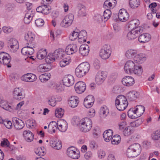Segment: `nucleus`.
I'll return each mask as SVG.
<instances>
[{
	"mask_svg": "<svg viewBox=\"0 0 160 160\" xmlns=\"http://www.w3.org/2000/svg\"><path fill=\"white\" fill-rule=\"evenodd\" d=\"M21 80L23 81L28 82H32L37 79L36 76L32 73L24 74L21 77Z\"/></svg>",
	"mask_w": 160,
	"mask_h": 160,
	"instance_id": "obj_15",
	"label": "nucleus"
},
{
	"mask_svg": "<svg viewBox=\"0 0 160 160\" xmlns=\"http://www.w3.org/2000/svg\"><path fill=\"white\" fill-rule=\"evenodd\" d=\"M62 81L63 85L67 87H70L74 84V78L71 75H67L63 77Z\"/></svg>",
	"mask_w": 160,
	"mask_h": 160,
	"instance_id": "obj_13",
	"label": "nucleus"
},
{
	"mask_svg": "<svg viewBox=\"0 0 160 160\" xmlns=\"http://www.w3.org/2000/svg\"><path fill=\"white\" fill-rule=\"evenodd\" d=\"M119 129L120 130H123L127 126V122L124 120H122L118 123Z\"/></svg>",
	"mask_w": 160,
	"mask_h": 160,
	"instance_id": "obj_56",
	"label": "nucleus"
},
{
	"mask_svg": "<svg viewBox=\"0 0 160 160\" xmlns=\"http://www.w3.org/2000/svg\"><path fill=\"white\" fill-rule=\"evenodd\" d=\"M50 146L54 149L59 150L62 148L61 142L60 141H58L53 138L50 142Z\"/></svg>",
	"mask_w": 160,
	"mask_h": 160,
	"instance_id": "obj_30",
	"label": "nucleus"
},
{
	"mask_svg": "<svg viewBox=\"0 0 160 160\" xmlns=\"http://www.w3.org/2000/svg\"><path fill=\"white\" fill-rule=\"evenodd\" d=\"M3 124L7 128L10 129L12 127V123L10 121L5 120L4 121Z\"/></svg>",
	"mask_w": 160,
	"mask_h": 160,
	"instance_id": "obj_58",
	"label": "nucleus"
},
{
	"mask_svg": "<svg viewBox=\"0 0 160 160\" xmlns=\"http://www.w3.org/2000/svg\"><path fill=\"white\" fill-rule=\"evenodd\" d=\"M129 4L130 8H135L138 7L139 5V0H129Z\"/></svg>",
	"mask_w": 160,
	"mask_h": 160,
	"instance_id": "obj_45",
	"label": "nucleus"
},
{
	"mask_svg": "<svg viewBox=\"0 0 160 160\" xmlns=\"http://www.w3.org/2000/svg\"><path fill=\"white\" fill-rule=\"evenodd\" d=\"M37 69L38 71L42 72H47L49 70V68L48 67L47 65L46 64L40 65L38 67Z\"/></svg>",
	"mask_w": 160,
	"mask_h": 160,
	"instance_id": "obj_50",
	"label": "nucleus"
},
{
	"mask_svg": "<svg viewBox=\"0 0 160 160\" xmlns=\"http://www.w3.org/2000/svg\"><path fill=\"white\" fill-rule=\"evenodd\" d=\"M11 61V57L8 53L4 52H0V62L5 65H7L8 68L11 67V64L10 63Z\"/></svg>",
	"mask_w": 160,
	"mask_h": 160,
	"instance_id": "obj_5",
	"label": "nucleus"
},
{
	"mask_svg": "<svg viewBox=\"0 0 160 160\" xmlns=\"http://www.w3.org/2000/svg\"><path fill=\"white\" fill-rule=\"evenodd\" d=\"M74 15L71 14H69L66 16L61 23V25L62 27H67L70 26L73 20Z\"/></svg>",
	"mask_w": 160,
	"mask_h": 160,
	"instance_id": "obj_12",
	"label": "nucleus"
},
{
	"mask_svg": "<svg viewBox=\"0 0 160 160\" xmlns=\"http://www.w3.org/2000/svg\"><path fill=\"white\" fill-rule=\"evenodd\" d=\"M122 82L123 85L128 87L132 86L135 83L134 78L130 76H127L124 77Z\"/></svg>",
	"mask_w": 160,
	"mask_h": 160,
	"instance_id": "obj_19",
	"label": "nucleus"
},
{
	"mask_svg": "<svg viewBox=\"0 0 160 160\" xmlns=\"http://www.w3.org/2000/svg\"><path fill=\"white\" fill-rule=\"evenodd\" d=\"M151 137L152 139L155 141L160 139V130H157L153 132Z\"/></svg>",
	"mask_w": 160,
	"mask_h": 160,
	"instance_id": "obj_42",
	"label": "nucleus"
},
{
	"mask_svg": "<svg viewBox=\"0 0 160 160\" xmlns=\"http://www.w3.org/2000/svg\"><path fill=\"white\" fill-rule=\"evenodd\" d=\"M140 24L139 20L137 19L130 21L128 23V28L132 30L137 28Z\"/></svg>",
	"mask_w": 160,
	"mask_h": 160,
	"instance_id": "obj_32",
	"label": "nucleus"
},
{
	"mask_svg": "<svg viewBox=\"0 0 160 160\" xmlns=\"http://www.w3.org/2000/svg\"><path fill=\"white\" fill-rule=\"evenodd\" d=\"M74 88L75 90L77 93L81 94L85 90L86 85L83 82L79 81L75 84Z\"/></svg>",
	"mask_w": 160,
	"mask_h": 160,
	"instance_id": "obj_16",
	"label": "nucleus"
},
{
	"mask_svg": "<svg viewBox=\"0 0 160 160\" xmlns=\"http://www.w3.org/2000/svg\"><path fill=\"white\" fill-rule=\"evenodd\" d=\"M59 130L62 132H65L68 128V123L64 120H61L58 122Z\"/></svg>",
	"mask_w": 160,
	"mask_h": 160,
	"instance_id": "obj_25",
	"label": "nucleus"
},
{
	"mask_svg": "<svg viewBox=\"0 0 160 160\" xmlns=\"http://www.w3.org/2000/svg\"><path fill=\"white\" fill-rule=\"evenodd\" d=\"M136 110L135 108H131L128 111V115L129 117L132 119H135L138 118Z\"/></svg>",
	"mask_w": 160,
	"mask_h": 160,
	"instance_id": "obj_36",
	"label": "nucleus"
},
{
	"mask_svg": "<svg viewBox=\"0 0 160 160\" xmlns=\"http://www.w3.org/2000/svg\"><path fill=\"white\" fill-rule=\"evenodd\" d=\"M35 38L34 34L31 32H28L24 36L25 40L28 42L27 43H29V44L31 42L33 44L32 42L34 40Z\"/></svg>",
	"mask_w": 160,
	"mask_h": 160,
	"instance_id": "obj_35",
	"label": "nucleus"
},
{
	"mask_svg": "<svg viewBox=\"0 0 160 160\" xmlns=\"http://www.w3.org/2000/svg\"><path fill=\"white\" fill-rule=\"evenodd\" d=\"M43 12H42V13L44 14H48L51 12V7L49 6H47L46 5H43Z\"/></svg>",
	"mask_w": 160,
	"mask_h": 160,
	"instance_id": "obj_53",
	"label": "nucleus"
},
{
	"mask_svg": "<svg viewBox=\"0 0 160 160\" xmlns=\"http://www.w3.org/2000/svg\"><path fill=\"white\" fill-rule=\"evenodd\" d=\"M79 126L80 130L83 132H87L91 129L92 126V122L90 118H85L80 121Z\"/></svg>",
	"mask_w": 160,
	"mask_h": 160,
	"instance_id": "obj_3",
	"label": "nucleus"
},
{
	"mask_svg": "<svg viewBox=\"0 0 160 160\" xmlns=\"http://www.w3.org/2000/svg\"><path fill=\"white\" fill-rule=\"evenodd\" d=\"M79 31L78 29H76L75 31L69 35V38L70 40L73 41L78 38V33Z\"/></svg>",
	"mask_w": 160,
	"mask_h": 160,
	"instance_id": "obj_46",
	"label": "nucleus"
},
{
	"mask_svg": "<svg viewBox=\"0 0 160 160\" xmlns=\"http://www.w3.org/2000/svg\"><path fill=\"white\" fill-rule=\"evenodd\" d=\"M13 93V98L16 100H21L25 97L24 95L22 93V91L19 88H15Z\"/></svg>",
	"mask_w": 160,
	"mask_h": 160,
	"instance_id": "obj_20",
	"label": "nucleus"
},
{
	"mask_svg": "<svg viewBox=\"0 0 160 160\" xmlns=\"http://www.w3.org/2000/svg\"><path fill=\"white\" fill-rule=\"evenodd\" d=\"M87 35V32L85 30H82L78 33V41L82 42L84 41L85 40L84 37Z\"/></svg>",
	"mask_w": 160,
	"mask_h": 160,
	"instance_id": "obj_39",
	"label": "nucleus"
},
{
	"mask_svg": "<svg viewBox=\"0 0 160 160\" xmlns=\"http://www.w3.org/2000/svg\"><path fill=\"white\" fill-rule=\"evenodd\" d=\"M35 23L38 27H41L44 25V21L42 19L39 18L35 20Z\"/></svg>",
	"mask_w": 160,
	"mask_h": 160,
	"instance_id": "obj_59",
	"label": "nucleus"
},
{
	"mask_svg": "<svg viewBox=\"0 0 160 160\" xmlns=\"http://www.w3.org/2000/svg\"><path fill=\"white\" fill-rule=\"evenodd\" d=\"M26 125L28 127L32 128L36 126V122L35 120L29 119L26 121Z\"/></svg>",
	"mask_w": 160,
	"mask_h": 160,
	"instance_id": "obj_52",
	"label": "nucleus"
},
{
	"mask_svg": "<svg viewBox=\"0 0 160 160\" xmlns=\"http://www.w3.org/2000/svg\"><path fill=\"white\" fill-rule=\"evenodd\" d=\"M69 62L70 58L69 57L65 58L60 61V65L61 67H63L68 64Z\"/></svg>",
	"mask_w": 160,
	"mask_h": 160,
	"instance_id": "obj_47",
	"label": "nucleus"
},
{
	"mask_svg": "<svg viewBox=\"0 0 160 160\" xmlns=\"http://www.w3.org/2000/svg\"><path fill=\"white\" fill-rule=\"evenodd\" d=\"M64 52L62 49H58L56 50L53 53L50 54V55H51L52 57H50L49 59L50 61L53 62L55 59H62V58L64 57ZM48 59L49 58H46V62H48Z\"/></svg>",
	"mask_w": 160,
	"mask_h": 160,
	"instance_id": "obj_8",
	"label": "nucleus"
},
{
	"mask_svg": "<svg viewBox=\"0 0 160 160\" xmlns=\"http://www.w3.org/2000/svg\"><path fill=\"white\" fill-rule=\"evenodd\" d=\"M89 46L86 44L82 45L79 49V53L83 56L88 55L89 51Z\"/></svg>",
	"mask_w": 160,
	"mask_h": 160,
	"instance_id": "obj_22",
	"label": "nucleus"
},
{
	"mask_svg": "<svg viewBox=\"0 0 160 160\" xmlns=\"http://www.w3.org/2000/svg\"><path fill=\"white\" fill-rule=\"evenodd\" d=\"M78 48L76 44H70L68 45L65 49V52L67 54L70 55L76 52Z\"/></svg>",
	"mask_w": 160,
	"mask_h": 160,
	"instance_id": "obj_21",
	"label": "nucleus"
},
{
	"mask_svg": "<svg viewBox=\"0 0 160 160\" xmlns=\"http://www.w3.org/2000/svg\"><path fill=\"white\" fill-rule=\"evenodd\" d=\"M105 155V153L103 150H100L98 151V156L99 158H103Z\"/></svg>",
	"mask_w": 160,
	"mask_h": 160,
	"instance_id": "obj_64",
	"label": "nucleus"
},
{
	"mask_svg": "<svg viewBox=\"0 0 160 160\" xmlns=\"http://www.w3.org/2000/svg\"><path fill=\"white\" fill-rule=\"evenodd\" d=\"M129 147L132 149L134 151L138 154H139L141 150L140 146L139 144L135 143L131 145Z\"/></svg>",
	"mask_w": 160,
	"mask_h": 160,
	"instance_id": "obj_48",
	"label": "nucleus"
},
{
	"mask_svg": "<svg viewBox=\"0 0 160 160\" xmlns=\"http://www.w3.org/2000/svg\"><path fill=\"white\" fill-rule=\"evenodd\" d=\"M2 29L3 32L6 33H10L13 30L12 28L6 26L3 27Z\"/></svg>",
	"mask_w": 160,
	"mask_h": 160,
	"instance_id": "obj_62",
	"label": "nucleus"
},
{
	"mask_svg": "<svg viewBox=\"0 0 160 160\" xmlns=\"http://www.w3.org/2000/svg\"><path fill=\"white\" fill-rule=\"evenodd\" d=\"M103 7L107 9H112L113 7H112V3L108 0H106L103 4Z\"/></svg>",
	"mask_w": 160,
	"mask_h": 160,
	"instance_id": "obj_57",
	"label": "nucleus"
},
{
	"mask_svg": "<svg viewBox=\"0 0 160 160\" xmlns=\"http://www.w3.org/2000/svg\"><path fill=\"white\" fill-rule=\"evenodd\" d=\"M138 93L135 91H131L127 94L128 99L131 101L136 100L138 98Z\"/></svg>",
	"mask_w": 160,
	"mask_h": 160,
	"instance_id": "obj_28",
	"label": "nucleus"
},
{
	"mask_svg": "<svg viewBox=\"0 0 160 160\" xmlns=\"http://www.w3.org/2000/svg\"><path fill=\"white\" fill-rule=\"evenodd\" d=\"M151 35L148 33H145L141 35L138 38V40L141 43H145L150 40Z\"/></svg>",
	"mask_w": 160,
	"mask_h": 160,
	"instance_id": "obj_23",
	"label": "nucleus"
},
{
	"mask_svg": "<svg viewBox=\"0 0 160 160\" xmlns=\"http://www.w3.org/2000/svg\"><path fill=\"white\" fill-rule=\"evenodd\" d=\"M111 14V11L109 9H106L104 12L103 17L104 19H106V20L109 19Z\"/></svg>",
	"mask_w": 160,
	"mask_h": 160,
	"instance_id": "obj_54",
	"label": "nucleus"
},
{
	"mask_svg": "<svg viewBox=\"0 0 160 160\" xmlns=\"http://www.w3.org/2000/svg\"><path fill=\"white\" fill-rule=\"evenodd\" d=\"M142 72V69L140 66L135 65L132 72V74L140 75Z\"/></svg>",
	"mask_w": 160,
	"mask_h": 160,
	"instance_id": "obj_44",
	"label": "nucleus"
},
{
	"mask_svg": "<svg viewBox=\"0 0 160 160\" xmlns=\"http://www.w3.org/2000/svg\"><path fill=\"white\" fill-rule=\"evenodd\" d=\"M26 44V46L22 49L21 53L25 55L32 54L34 52V45L32 42L30 44L29 43H27Z\"/></svg>",
	"mask_w": 160,
	"mask_h": 160,
	"instance_id": "obj_10",
	"label": "nucleus"
},
{
	"mask_svg": "<svg viewBox=\"0 0 160 160\" xmlns=\"http://www.w3.org/2000/svg\"><path fill=\"white\" fill-rule=\"evenodd\" d=\"M113 16V19L116 21L118 20L117 18L119 19L120 21L125 22L128 20L129 18V15L124 9H121L119 12L118 15H114Z\"/></svg>",
	"mask_w": 160,
	"mask_h": 160,
	"instance_id": "obj_6",
	"label": "nucleus"
},
{
	"mask_svg": "<svg viewBox=\"0 0 160 160\" xmlns=\"http://www.w3.org/2000/svg\"><path fill=\"white\" fill-rule=\"evenodd\" d=\"M1 145L2 147H8L9 146L10 143L8 139L4 138L1 142Z\"/></svg>",
	"mask_w": 160,
	"mask_h": 160,
	"instance_id": "obj_60",
	"label": "nucleus"
},
{
	"mask_svg": "<svg viewBox=\"0 0 160 160\" xmlns=\"http://www.w3.org/2000/svg\"><path fill=\"white\" fill-rule=\"evenodd\" d=\"M112 139V143L113 144H118L121 141V137L118 135H114Z\"/></svg>",
	"mask_w": 160,
	"mask_h": 160,
	"instance_id": "obj_49",
	"label": "nucleus"
},
{
	"mask_svg": "<svg viewBox=\"0 0 160 160\" xmlns=\"http://www.w3.org/2000/svg\"><path fill=\"white\" fill-rule=\"evenodd\" d=\"M58 122H56L52 121L50 122L48 126V130L50 133H52L55 132L56 129H58Z\"/></svg>",
	"mask_w": 160,
	"mask_h": 160,
	"instance_id": "obj_27",
	"label": "nucleus"
},
{
	"mask_svg": "<svg viewBox=\"0 0 160 160\" xmlns=\"http://www.w3.org/2000/svg\"><path fill=\"white\" fill-rule=\"evenodd\" d=\"M135 110H136L138 117H140L144 112L145 108L144 106L141 105H138L135 108Z\"/></svg>",
	"mask_w": 160,
	"mask_h": 160,
	"instance_id": "obj_38",
	"label": "nucleus"
},
{
	"mask_svg": "<svg viewBox=\"0 0 160 160\" xmlns=\"http://www.w3.org/2000/svg\"><path fill=\"white\" fill-rule=\"evenodd\" d=\"M0 107L6 110H8L9 111H12L13 108L12 107L9 105L7 102L3 100L1 101L0 102Z\"/></svg>",
	"mask_w": 160,
	"mask_h": 160,
	"instance_id": "obj_34",
	"label": "nucleus"
},
{
	"mask_svg": "<svg viewBox=\"0 0 160 160\" xmlns=\"http://www.w3.org/2000/svg\"><path fill=\"white\" fill-rule=\"evenodd\" d=\"M126 154L128 157L129 158L135 157L138 155L129 147L127 150Z\"/></svg>",
	"mask_w": 160,
	"mask_h": 160,
	"instance_id": "obj_41",
	"label": "nucleus"
},
{
	"mask_svg": "<svg viewBox=\"0 0 160 160\" xmlns=\"http://www.w3.org/2000/svg\"><path fill=\"white\" fill-rule=\"evenodd\" d=\"M111 53V48L110 45L105 44L103 45L99 52V56L103 59H107L110 56Z\"/></svg>",
	"mask_w": 160,
	"mask_h": 160,
	"instance_id": "obj_4",
	"label": "nucleus"
},
{
	"mask_svg": "<svg viewBox=\"0 0 160 160\" xmlns=\"http://www.w3.org/2000/svg\"><path fill=\"white\" fill-rule=\"evenodd\" d=\"M67 153L68 156L73 159H77L80 157V152L74 147H70L67 150Z\"/></svg>",
	"mask_w": 160,
	"mask_h": 160,
	"instance_id": "obj_11",
	"label": "nucleus"
},
{
	"mask_svg": "<svg viewBox=\"0 0 160 160\" xmlns=\"http://www.w3.org/2000/svg\"><path fill=\"white\" fill-rule=\"evenodd\" d=\"M107 76L106 72L99 71L97 73L95 78V81L97 85H100L105 80Z\"/></svg>",
	"mask_w": 160,
	"mask_h": 160,
	"instance_id": "obj_9",
	"label": "nucleus"
},
{
	"mask_svg": "<svg viewBox=\"0 0 160 160\" xmlns=\"http://www.w3.org/2000/svg\"><path fill=\"white\" fill-rule=\"evenodd\" d=\"M146 57L143 54L135 55L133 58L134 62L136 63H142L145 60Z\"/></svg>",
	"mask_w": 160,
	"mask_h": 160,
	"instance_id": "obj_31",
	"label": "nucleus"
},
{
	"mask_svg": "<svg viewBox=\"0 0 160 160\" xmlns=\"http://www.w3.org/2000/svg\"><path fill=\"white\" fill-rule=\"evenodd\" d=\"M47 55V52L46 49H43L40 50L37 56L38 58L39 59H43Z\"/></svg>",
	"mask_w": 160,
	"mask_h": 160,
	"instance_id": "obj_40",
	"label": "nucleus"
},
{
	"mask_svg": "<svg viewBox=\"0 0 160 160\" xmlns=\"http://www.w3.org/2000/svg\"><path fill=\"white\" fill-rule=\"evenodd\" d=\"M77 9L78 10V16H79L82 17L86 16V10L83 5L80 4H78Z\"/></svg>",
	"mask_w": 160,
	"mask_h": 160,
	"instance_id": "obj_33",
	"label": "nucleus"
},
{
	"mask_svg": "<svg viewBox=\"0 0 160 160\" xmlns=\"http://www.w3.org/2000/svg\"><path fill=\"white\" fill-rule=\"evenodd\" d=\"M64 112V110L61 108H57L55 112V116L58 118H61L63 116Z\"/></svg>",
	"mask_w": 160,
	"mask_h": 160,
	"instance_id": "obj_51",
	"label": "nucleus"
},
{
	"mask_svg": "<svg viewBox=\"0 0 160 160\" xmlns=\"http://www.w3.org/2000/svg\"><path fill=\"white\" fill-rule=\"evenodd\" d=\"M113 131L112 130L108 129L105 131L103 135L105 141L106 142H109L112 138Z\"/></svg>",
	"mask_w": 160,
	"mask_h": 160,
	"instance_id": "obj_29",
	"label": "nucleus"
},
{
	"mask_svg": "<svg viewBox=\"0 0 160 160\" xmlns=\"http://www.w3.org/2000/svg\"><path fill=\"white\" fill-rule=\"evenodd\" d=\"M58 100H56L55 98H52L48 100L49 104L50 105L54 107L56 105V102Z\"/></svg>",
	"mask_w": 160,
	"mask_h": 160,
	"instance_id": "obj_61",
	"label": "nucleus"
},
{
	"mask_svg": "<svg viewBox=\"0 0 160 160\" xmlns=\"http://www.w3.org/2000/svg\"><path fill=\"white\" fill-rule=\"evenodd\" d=\"M143 28L139 27L135 29L132 30L127 34V37L129 40H132L135 39L138 35L142 32Z\"/></svg>",
	"mask_w": 160,
	"mask_h": 160,
	"instance_id": "obj_7",
	"label": "nucleus"
},
{
	"mask_svg": "<svg viewBox=\"0 0 160 160\" xmlns=\"http://www.w3.org/2000/svg\"><path fill=\"white\" fill-rule=\"evenodd\" d=\"M36 153L40 156H43L44 155V152L42 150L41 148H38L35 150Z\"/></svg>",
	"mask_w": 160,
	"mask_h": 160,
	"instance_id": "obj_63",
	"label": "nucleus"
},
{
	"mask_svg": "<svg viewBox=\"0 0 160 160\" xmlns=\"http://www.w3.org/2000/svg\"><path fill=\"white\" fill-rule=\"evenodd\" d=\"M12 121L15 128L17 130H21L24 126V122L21 119L16 117L13 118Z\"/></svg>",
	"mask_w": 160,
	"mask_h": 160,
	"instance_id": "obj_17",
	"label": "nucleus"
},
{
	"mask_svg": "<svg viewBox=\"0 0 160 160\" xmlns=\"http://www.w3.org/2000/svg\"><path fill=\"white\" fill-rule=\"evenodd\" d=\"M135 64L132 61L129 60L126 63L124 69L125 72L128 74H132L134 68H135Z\"/></svg>",
	"mask_w": 160,
	"mask_h": 160,
	"instance_id": "obj_14",
	"label": "nucleus"
},
{
	"mask_svg": "<svg viewBox=\"0 0 160 160\" xmlns=\"http://www.w3.org/2000/svg\"><path fill=\"white\" fill-rule=\"evenodd\" d=\"M94 102V98L92 95L88 96L84 101V105L87 108H91L93 105Z\"/></svg>",
	"mask_w": 160,
	"mask_h": 160,
	"instance_id": "obj_18",
	"label": "nucleus"
},
{
	"mask_svg": "<svg viewBox=\"0 0 160 160\" xmlns=\"http://www.w3.org/2000/svg\"><path fill=\"white\" fill-rule=\"evenodd\" d=\"M134 130L132 126H128L123 131V134L125 136H128L133 133Z\"/></svg>",
	"mask_w": 160,
	"mask_h": 160,
	"instance_id": "obj_37",
	"label": "nucleus"
},
{
	"mask_svg": "<svg viewBox=\"0 0 160 160\" xmlns=\"http://www.w3.org/2000/svg\"><path fill=\"white\" fill-rule=\"evenodd\" d=\"M137 53V51L136 50L130 49L127 51L125 56L128 58H130L135 56Z\"/></svg>",
	"mask_w": 160,
	"mask_h": 160,
	"instance_id": "obj_43",
	"label": "nucleus"
},
{
	"mask_svg": "<svg viewBox=\"0 0 160 160\" xmlns=\"http://www.w3.org/2000/svg\"><path fill=\"white\" fill-rule=\"evenodd\" d=\"M90 68L89 64L87 62H84L80 64L75 70L76 76L78 78H81L88 72Z\"/></svg>",
	"mask_w": 160,
	"mask_h": 160,
	"instance_id": "obj_1",
	"label": "nucleus"
},
{
	"mask_svg": "<svg viewBox=\"0 0 160 160\" xmlns=\"http://www.w3.org/2000/svg\"><path fill=\"white\" fill-rule=\"evenodd\" d=\"M53 87L57 92H59L64 90V88L62 87V86L60 84H55Z\"/></svg>",
	"mask_w": 160,
	"mask_h": 160,
	"instance_id": "obj_55",
	"label": "nucleus"
},
{
	"mask_svg": "<svg viewBox=\"0 0 160 160\" xmlns=\"http://www.w3.org/2000/svg\"><path fill=\"white\" fill-rule=\"evenodd\" d=\"M79 102L78 97L76 96H72L68 101V104L71 107L74 108L77 106Z\"/></svg>",
	"mask_w": 160,
	"mask_h": 160,
	"instance_id": "obj_24",
	"label": "nucleus"
},
{
	"mask_svg": "<svg viewBox=\"0 0 160 160\" xmlns=\"http://www.w3.org/2000/svg\"><path fill=\"white\" fill-rule=\"evenodd\" d=\"M23 134L25 139L28 142H30L33 140L34 135L30 131H24Z\"/></svg>",
	"mask_w": 160,
	"mask_h": 160,
	"instance_id": "obj_26",
	"label": "nucleus"
},
{
	"mask_svg": "<svg viewBox=\"0 0 160 160\" xmlns=\"http://www.w3.org/2000/svg\"><path fill=\"white\" fill-rule=\"evenodd\" d=\"M116 108L119 111H123L128 105L126 97L123 95L118 96L115 100Z\"/></svg>",
	"mask_w": 160,
	"mask_h": 160,
	"instance_id": "obj_2",
	"label": "nucleus"
}]
</instances>
